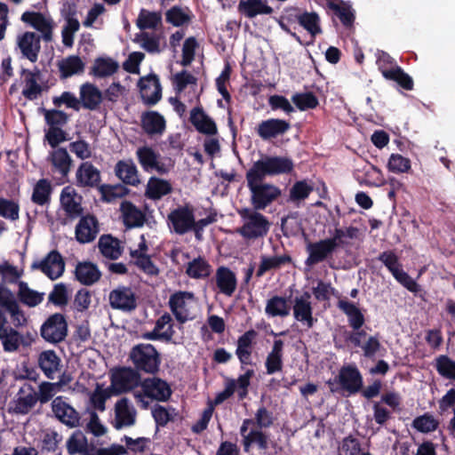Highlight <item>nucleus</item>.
<instances>
[{
  "label": "nucleus",
  "instance_id": "obj_4",
  "mask_svg": "<svg viewBox=\"0 0 455 455\" xmlns=\"http://www.w3.org/2000/svg\"><path fill=\"white\" fill-rule=\"evenodd\" d=\"M294 170V163L288 156H264L253 163L247 171L258 177L265 179L267 176L289 174Z\"/></svg>",
  "mask_w": 455,
  "mask_h": 455
},
{
  "label": "nucleus",
  "instance_id": "obj_38",
  "mask_svg": "<svg viewBox=\"0 0 455 455\" xmlns=\"http://www.w3.org/2000/svg\"><path fill=\"white\" fill-rule=\"evenodd\" d=\"M20 74L24 76L25 83V88L22 91V95L29 100L37 99L42 92V87L37 83L39 70L36 68V71H31L27 68H22Z\"/></svg>",
  "mask_w": 455,
  "mask_h": 455
},
{
  "label": "nucleus",
  "instance_id": "obj_36",
  "mask_svg": "<svg viewBox=\"0 0 455 455\" xmlns=\"http://www.w3.org/2000/svg\"><path fill=\"white\" fill-rule=\"evenodd\" d=\"M283 346L282 339H275L271 351L267 354L265 367L267 373L271 375L281 371L283 366Z\"/></svg>",
  "mask_w": 455,
  "mask_h": 455
},
{
  "label": "nucleus",
  "instance_id": "obj_50",
  "mask_svg": "<svg viewBox=\"0 0 455 455\" xmlns=\"http://www.w3.org/2000/svg\"><path fill=\"white\" fill-rule=\"evenodd\" d=\"M190 13L188 7L174 5L165 12V20L174 27H181L191 21Z\"/></svg>",
  "mask_w": 455,
  "mask_h": 455
},
{
  "label": "nucleus",
  "instance_id": "obj_47",
  "mask_svg": "<svg viewBox=\"0 0 455 455\" xmlns=\"http://www.w3.org/2000/svg\"><path fill=\"white\" fill-rule=\"evenodd\" d=\"M212 266L203 257L199 256L188 262L186 274L193 279H205L211 275Z\"/></svg>",
  "mask_w": 455,
  "mask_h": 455
},
{
  "label": "nucleus",
  "instance_id": "obj_5",
  "mask_svg": "<svg viewBox=\"0 0 455 455\" xmlns=\"http://www.w3.org/2000/svg\"><path fill=\"white\" fill-rule=\"evenodd\" d=\"M134 369L148 374H156L160 368L161 355L156 348L149 343L134 346L130 353Z\"/></svg>",
  "mask_w": 455,
  "mask_h": 455
},
{
  "label": "nucleus",
  "instance_id": "obj_16",
  "mask_svg": "<svg viewBox=\"0 0 455 455\" xmlns=\"http://www.w3.org/2000/svg\"><path fill=\"white\" fill-rule=\"evenodd\" d=\"M21 20L40 32V36L44 42L49 43L52 41V31L55 24L50 16L46 17L40 12L27 11L22 13Z\"/></svg>",
  "mask_w": 455,
  "mask_h": 455
},
{
  "label": "nucleus",
  "instance_id": "obj_34",
  "mask_svg": "<svg viewBox=\"0 0 455 455\" xmlns=\"http://www.w3.org/2000/svg\"><path fill=\"white\" fill-rule=\"evenodd\" d=\"M120 212L127 228H140L146 221L145 214L131 201H123L120 204Z\"/></svg>",
  "mask_w": 455,
  "mask_h": 455
},
{
  "label": "nucleus",
  "instance_id": "obj_53",
  "mask_svg": "<svg viewBox=\"0 0 455 455\" xmlns=\"http://www.w3.org/2000/svg\"><path fill=\"white\" fill-rule=\"evenodd\" d=\"M242 443L244 452H249L254 443L259 450L265 451L268 448V436L262 429H251Z\"/></svg>",
  "mask_w": 455,
  "mask_h": 455
},
{
  "label": "nucleus",
  "instance_id": "obj_12",
  "mask_svg": "<svg viewBox=\"0 0 455 455\" xmlns=\"http://www.w3.org/2000/svg\"><path fill=\"white\" fill-rule=\"evenodd\" d=\"M140 383L139 371L131 367L119 368L111 376V386L116 395L126 393Z\"/></svg>",
  "mask_w": 455,
  "mask_h": 455
},
{
  "label": "nucleus",
  "instance_id": "obj_25",
  "mask_svg": "<svg viewBox=\"0 0 455 455\" xmlns=\"http://www.w3.org/2000/svg\"><path fill=\"white\" fill-rule=\"evenodd\" d=\"M116 419L114 427L121 429L124 427L134 425L136 420V411L130 406L129 399L123 397L115 405Z\"/></svg>",
  "mask_w": 455,
  "mask_h": 455
},
{
  "label": "nucleus",
  "instance_id": "obj_45",
  "mask_svg": "<svg viewBox=\"0 0 455 455\" xmlns=\"http://www.w3.org/2000/svg\"><path fill=\"white\" fill-rule=\"evenodd\" d=\"M290 310L291 307L288 304V300L278 295L268 299L265 307L266 314L271 317H285L289 315Z\"/></svg>",
  "mask_w": 455,
  "mask_h": 455
},
{
  "label": "nucleus",
  "instance_id": "obj_48",
  "mask_svg": "<svg viewBox=\"0 0 455 455\" xmlns=\"http://www.w3.org/2000/svg\"><path fill=\"white\" fill-rule=\"evenodd\" d=\"M59 70L61 78H68L74 75L83 73L84 63L79 56L71 55L59 62Z\"/></svg>",
  "mask_w": 455,
  "mask_h": 455
},
{
  "label": "nucleus",
  "instance_id": "obj_2",
  "mask_svg": "<svg viewBox=\"0 0 455 455\" xmlns=\"http://www.w3.org/2000/svg\"><path fill=\"white\" fill-rule=\"evenodd\" d=\"M238 214L243 225L236 228V233L246 241L262 239L268 234L271 222L259 211L251 208H242Z\"/></svg>",
  "mask_w": 455,
  "mask_h": 455
},
{
  "label": "nucleus",
  "instance_id": "obj_37",
  "mask_svg": "<svg viewBox=\"0 0 455 455\" xmlns=\"http://www.w3.org/2000/svg\"><path fill=\"white\" fill-rule=\"evenodd\" d=\"M337 307L347 316L349 326L353 330H358L363 326L365 323L364 315L353 302L339 299Z\"/></svg>",
  "mask_w": 455,
  "mask_h": 455
},
{
  "label": "nucleus",
  "instance_id": "obj_14",
  "mask_svg": "<svg viewBox=\"0 0 455 455\" xmlns=\"http://www.w3.org/2000/svg\"><path fill=\"white\" fill-rule=\"evenodd\" d=\"M381 403H385L393 411H396L401 404V396L398 393L390 391L383 394L379 402L373 403V419L377 424L384 426L392 418V412L382 406Z\"/></svg>",
  "mask_w": 455,
  "mask_h": 455
},
{
  "label": "nucleus",
  "instance_id": "obj_13",
  "mask_svg": "<svg viewBox=\"0 0 455 455\" xmlns=\"http://www.w3.org/2000/svg\"><path fill=\"white\" fill-rule=\"evenodd\" d=\"M51 405L54 416L65 426L70 428L82 426L79 412L67 402L66 397L62 395L55 397Z\"/></svg>",
  "mask_w": 455,
  "mask_h": 455
},
{
  "label": "nucleus",
  "instance_id": "obj_9",
  "mask_svg": "<svg viewBox=\"0 0 455 455\" xmlns=\"http://www.w3.org/2000/svg\"><path fill=\"white\" fill-rule=\"evenodd\" d=\"M11 315L12 323L14 327L19 328L27 324V318L22 309H20L17 299L12 291L0 285V313L5 315V313Z\"/></svg>",
  "mask_w": 455,
  "mask_h": 455
},
{
  "label": "nucleus",
  "instance_id": "obj_39",
  "mask_svg": "<svg viewBox=\"0 0 455 455\" xmlns=\"http://www.w3.org/2000/svg\"><path fill=\"white\" fill-rule=\"evenodd\" d=\"M238 10L249 19L260 14H271L274 12L271 6L261 0H241Z\"/></svg>",
  "mask_w": 455,
  "mask_h": 455
},
{
  "label": "nucleus",
  "instance_id": "obj_52",
  "mask_svg": "<svg viewBox=\"0 0 455 455\" xmlns=\"http://www.w3.org/2000/svg\"><path fill=\"white\" fill-rule=\"evenodd\" d=\"M363 174L358 177L357 180L360 184H364L368 187H379L384 184V176L379 168L369 164L363 167Z\"/></svg>",
  "mask_w": 455,
  "mask_h": 455
},
{
  "label": "nucleus",
  "instance_id": "obj_6",
  "mask_svg": "<svg viewBox=\"0 0 455 455\" xmlns=\"http://www.w3.org/2000/svg\"><path fill=\"white\" fill-rule=\"evenodd\" d=\"M140 386L143 390V394L140 392L134 393V396L137 401L143 403V408H148V403L144 401V396L151 398L158 402H166L170 399L172 391L170 385L160 378H148L145 379Z\"/></svg>",
  "mask_w": 455,
  "mask_h": 455
},
{
  "label": "nucleus",
  "instance_id": "obj_54",
  "mask_svg": "<svg viewBox=\"0 0 455 455\" xmlns=\"http://www.w3.org/2000/svg\"><path fill=\"white\" fill-rule=\"evenodd\" d=\"M88 440L81 430H76L68 437L66 448L68 455L81 454L88 446Z\"/></svg>",
  "mask_w": 455,
  "mask_h": 455
},
{
  "label": "nucleus",
  "instance_id": "obj_33",
  "mask_svg": "<svg viewBox=\"0 0 455 455\" xmlns=\"http://www.w3.org/2000/svg\"><path fill=\"white\" fill-rule=\"evenodd\" d=\"M115 173L126 185L136 187L140 183L138 169L132 159L118 161Z\"/></svg>",
  "mask_w": 455,
  "mask_h": 455
},
{
  "label": "nucleus",
  "instance_id": "obj_60",
  "mask_svg": "<svg viewBox=\"0 0 455 455\" xmlns=\"http://www.w3.org/2000/svg\"><path fill=\"white\" fill-rule=\"evenodd\" d=\"M291 101L300 110L314 109L319 105L317 97L312 92H297L291 96Z\"/></svg>",
  "mask_w": 455,
  "mask_h": 455
},
{
  "label": "nucleus",
  "instance_id": "obj_57",
  "mask_svg": "<svg viewBox=\"0 0 455 455\" xmlns=\"http://www.w3.org/2000/svg\"><path fill=\"white\" fill-rule=\"evenodd\" d=\"M162 17L159 12H148L145 9H141L136 25L140 30L154 29L159 24H161Z\"/></svg>",
  "mask_w": 455,
  "mask_h": 455
},
{
  "label": "nucleus",
  "instance_id": "obj_35",
  "mask_svg": "<svg viewBox=\"0 0 455 455\" xmlns=\"http://www.w3.org/2000/svg\"><path fill=\"white\" fill-rule=\"evenodd\" d=\"M79 100L84 108L96 110L103 100L102 93L96 85L85 83L80 87Z\"/></svg>",
  "mask_w": 455,
  "mask_h": 455
},
{
  "label": "nucleus",
  "instance_id": "obj_31",
  "mask_svg": "<svg viewBox=\"0 0 455 455\" xmlns=\"http://www.w3.org/2000/svg\"><path fill=\"white\" fill-rule=\"evenodd\" d=\"M189 119L198 132L206 135L217 134L218 129L215 122L204 113L202 107L194 108Z\"/></svg>",
  "mask_w": 455,
  "mask_h": 455
},
{
  "label": "nucleus",
  "instance_id": "obj_32",
  "mask_svg": "<svg viewBox=\"0 0 455 455\" xmlns=\"http://www.w3.org/2000/svg\"><path fill=\"white\" fill-rule=\"evenodd\" d=\"M75 276L80 283L90 286L99 282L102 274L96 264L91 261H83L77 263Z\"/></svg>",
  "mask_w": 455,
  "mask_h": 455
},
{
  "label": "nucleus",
  "instance_id": "obj_42",
  "mask_svg": "<svg viewBox=\"0 0 455 455\" xmlns=\"http://www.w3.org/2000/svg\"><path fill=\"white\" fill-rule=\"evenodd\" d=\"M172 190V185L168 180L151 177L148 181L145 196L151 200H159Z\"/></svg>",
  "mask_w": 455,
  "mask_h": 455
},
{
  "label": "nucleus",
  "instance_id": "obj_19",
  "mask_svg": "<svg viewBox=\"0 0 455 455\" xmlns=\"http://www.w3.org/2000/svg\"><path fill=\"white\" fill-rule=\"evenodd\" d=\"M143 102L148 106L156 105L162 98V86L157 75L149 74L138 83Z\"/></svg>",
  "mask_w": 455,
  "mask_h": 455
},
{
  "label": "nucleus",
  "instance_id": "obj_3",
  "mask_svg": "<svg viewBox=\"0 0 455 455\" xmlns=\"http://www.w3.org/2000/svg\"><path fill=\"white\" fill-rule=\"evenodd\" d=\"M247 187L251 192V204L252 209L265 210L275 202L282 194L281 189L275 185L263 183L265 179L252 173L246 172Z\"/></svg>",
  "mask_w": 455,
  "mask_h": 455
},
{
  "label": "nucleus",
  "instance_id": "obj_21",
  "mask_svg": "<svg viewBox=\"0 0 455 455\" xmlns=\"http://www.w3.org/2000/svg\"><path fill=\"white\" fill-rule=\"evenodd\" d=\"M311 294L305 291L301 296L296 297L293 305L294 318L303 323L307 329H311L317 319L313 316V307L310 302Z\"/></svg>",
  "mask_w": 455,
  "mask_h": 455
},
{
  "label": "nucleus",
  "instance_id": "obj_49",
  "mask_svg": "<svg viewBox=\"0 0 455 455\" xmlns=\"http://www.w3.org/2000/svg\"><path fill=\"white\" fill-rule=\"evenodd\" d=\"M383 76L387 80L395 82L403 90H413L414 83L411 76L405 73L404 70L398 65L393 67L392 70L383 71Z\"/></svg>",
  "mask_w": 455,
  "mask_h": 455
},
{
  "label": "nucleus",
  "instance_id": "obj_15",
  "mask_svg": "<svg viewBox=\"0 0 455 455\" xmlns=\"http://www.w3.org/2000/svg\"><path fill=\"white\" fill-rule=\"evenodd\" d=\"M33 269H40L51 280L60 277L65 270V262L61 254L56 251H51L41 261L32 263Z\"/></svg>",
  "mask_w": 455,
  "mask_h": 455
},
{
  "label": "nucleus",
  "instance_id": "obj_64",
  "mask_svg": "<svg viewBox=\"0 0 455 455\" xmlns=\"http://www.w3.org/2000/svg\"><path fill=\"white\" fill-rule=\"evenodd\" d=\"M0 216L16 221L20 218V204L18 202L11 199L0 197Z\"/></svg>",
  "mask_w": 455,
  "mask_h": 455
},
{
  "label": "nucleus",
  "instance_id": "obj_23",
  "mask_svg": "<svg viewBox=\"0 0 455 455\" xmlns=\"http://www.w3.org/2000/svg\"><path fill=\"white\" fill-rule=\"evenodd\" d=\"M76 239L80 243L92 242L99 233V222L94 215L81 217L76 227Z\"/></svg>",
  "mask_w": 455,
  "mask_h": 455
},
{
  "label": "nucleus",
  "instance_id": "obj_63",
  "mask_svg": "<svg viewBox=\"0 0 455 455\" xmlns=\"http://www.w3.org/2000/svg\"><path fill=\"white\" fill-rule=\"evenodd\" d=\"M42 111L49 128L62 127L68 122V115L62 110L42 108Z\"/></svg>",
  "mask_w": 455,
  "mask_h": 455
},
{
  "label": "nucleus",
  "instance_id": "obj_28",
  "mask_svg": "<svg viewBox=\"0 0 455 455\" xmlns=\"http://www.w3.org/2000/svg\"><path fill=\"white\" fill-rule=\"evenodd\" d=\"M140 125L148 136L162 135L166 128L164 117L157 111H146L141 115Z\"/></svg>",
  "mask_w": 455,
  "mask_h": 455
},
{
  "label": "nucleus",
  "instance_id": "obj_46",
  "mask_svg": "<svg viewBox=\"0 0 455 455\" xmlns=\"http://www.w3.org/2000/svg\"><path fill=\"white\" fill-rule=\"evenodd\" d=\"M338 1L339 3L328 2V7L333 11L344 27H352L355 22V13L351 5L342 0Z\"/></svg>",
  "mask_w": 455,
  "mask_h": 455
},
{
  "label": "nucleus",
  "instance_id": "obj_7",
  "mask_svg": "<svg viewBox=\"0 0 455 455\" xmlns=\"http://www.w3.org/2000/svg\"><path fill=\"white\" fill-rule=\"evenodd\" d=\"M68 322L61 313L51 315L41 325V337L48 343L58 344L68 336Z\"/></svg>",
  "mask_w": 455,
  "mask_h": 455
},
{
  "label": "nucleus",
  "instance_id": "obj_27",
  "mask_svg": "<svg viewBox=\"0 0 455 455\" xmlns=\"http://www.w3.org/2000/svg\"><path fill=\"white\" fill-rule=\"evenodd\" d=\"M81 196H77L75 190L66 187L60 194V204L67 216L72 220L82 216L84 209L81 205Z\"/></svg>",
  "mask_w": 455,
  "mask_h": 455
},
{
  "label": "nucleus",
  "instance_id": "obj_22",
  "mask_svg": "<svg viewBox=\"0 0 455 455\" xmlns=\"http://www.w3.org/2000/svg\"><path fill=\"white\" fill-rule=\"evenodd\" d=\"M291 129L289 121L279 118H269L261 121L257 126L258 135L264 140H269L283 135Z\"/></svg>",
  "mask_w": 455,
  "mask_h": 455
},
{
  "label": "nucleus",
  "instance_id": "obj_11",
  "mask_svg": "<svg viewBox=\"0 0 455 455\" xmlns=\"http://www.w3.org/2000/svg\"><path fill=\"white\" fill-rule=\"evenodd\" d=\"M195 213L188 205L178 206L167 217L168 225L178 235H185L191 231L194 225Z\"/></svg>",
  "mask_w": 455,
  "mask_h": 455
},
{
  "label": "nucleus",
  "instance_id": "obj_20",
  "mask_svg": "<svg viewBox=\"0 0 455 455\" xmlns=\"http://www.w3.org/2000/svg\"><path fill=\"white\" fill-rule=\"evenodd\" d=\"M41 36L35 32L26 31L18 36L17 44L22 56L32 63L38 60L41 51Z\"/></svg>",
  "mask_w": 455,
  "mask_h": 455
},
{
  "label": "nucleus",
  "instance_id": "obj_58",
  "mask_svg": "<svg viewBox=\"0 0 455 455\" xmlns=\"http://www.w3.org/2000/svg\"><path fill=\"white\" fill-rule=\"evenodd\" d=\"M313 190V186L307 180H298L290 189L289 200L292 203L303 201L309 196Z\"/></svg>",
  "mask_w": 455,
  "mask_h": 455
},
{
  "label": "nucleus",
  "instance_id": "obj_8",
  "mask_svg": "<svg viewBox=\"0 0 455 455\" xmlns=\"http://www.w3.org/2000/svg\"><path fill=\"white\" fill-rule=\"evenodd\" d=\"M305 249L307 257L305 259V265L307 267H313L329 259H331L337 249L334 247L331 240L320 239L312 242L309 239L305 240Z\"/></svg>",
  "mask_w": 455,
  "mask_h": 455
},
{
  "label": "nucleus",
  "instance_id": "obj_40",
  "mask_svg": "<svg viewBox=\"0 0 455 455\" xmlns=\"http://www.w3.org/2000/svg\"><path fill=\"white\" fill-rule=\"evenodd\" d=\"M292 258L289 254H283L280 256L267 257L262 255L260 257V263L256 272L257 277L263 276L267 272L270 270H275L281 268L284 265L291 264Z\"/></svg>",
  "mask_w": 455,
  "mask_h": 455
},
{
  "label": "nucleus",
  "instance_id": "obj_56",
  "mask_svg": "<svg viewBox=\"0 0 455 455\" xmlns=\"http://www.w3.org/2000/svg\"><path fill=\"white\" fill-rule=\"evenodd\" d=\"M136 156L145 172L153 171V166L156 165V162L159 157V155L148 146L139 148L136 151Z\"/></svg>",
  "mask_w": 455,
  "mask_h": 455
},
{
  "label": "nucleus",
  "instance_id": "obj_10",
  "mask_svg": "<svg viewBox=\"0 0 455 455\" xmlns=\"http://www.w3.org/2000/svg\"><path fill=\"white\" fill-rule=\"evenodd\" d=\"M0 340L3 348L5 352H15L19 349L20 346H29L31 339L29 336L25 337L20 333L16 329L8 324L6 315L0 313Z\"/></svg>",
  "mask_w": 455,
  "mask_h": 455
},
{
  "label": "nucleus",
  "instance_id": "obj_44",
  "mask_svg": "<svg viewBox=\"0 0 455 455\" xmlns=\"http://www.w3.org/2000/svg\"><path fill=\"white\" fill-rule=\"evenodd\" d=\"M52 187L49 180L40 179L33 188L31 201L43 206L50 203Z\"/></svg>",
  "mask_w": 455,
  "mask_h": 455
},
{
  "label": "nucleus",
  "instance_id": "obj_26",
  "mask_svg": "<svg viewBox=\"0 0 455 455\" xmlns=\"http://www.w3.org/2000/svg\"><path fill=\"white\" fill-rule=\"evenodd\" d=\"M215 282L219 291L228 297H231L237 287V278L235 272L225 266L217 268Z\"/></svg>",
  "mask_w": 455,
  "mask_h": 455
},
{
  "label": "nucleus",
  "instance_id": "obj_24",
  "mask_svg": "<svg viewBox=\"0 0 455 455\" xmlns=\"http://www.w3.org/2000/svg\"><path fill=\"white\" fill-rule=\"evenodd\" d=\"M76 185L81 188H97L100 185V172L91 163L83 162L76 172Z\"/></svg>",
  "mask_w": 455,
  "mask_h": 455
},
{
  "label": "nucleus",
  "instance_id": "obj_18",
  "mask_svg": "<svg viewBox=\"0 0 455 455\" xmlns=\"http://www.w3.org/2000/svg\"><path fill=\"white\" fill-rule=\"evenodd\" d=\"M195 296L193 292L186 291H178L170 296L168 302L170 310L180 324H183L191 319L189 316L188 301L193 300Z\"/></svg>",
  "mask_w": 455,
  "mask_h": 455
},
{
  "label": "nucleus",
  "instance_id": "obj_29",
  "mask_svg": "<svg viewBox=\"0 0 455 455\" xmlns=\"http://www.w3.org/2000/svg\"><path fill=\"white\" fill-rule=\"evenodd\" d=\"M37 363L49 379H54L56 373L61 370V360L56 352L52 349L41 352L37 358Z\"/></svg>",
  "mask_w": 455,
  "mask_h": 455
},
{
  "label": "nucleus",
  "instance_id": "obj_51",
  "mask_svg": "<svg viewBox=\"0 0 455 455\" xmlns=\"http://www.w3.org/2000/svg\"><path fill=\"white\" fill-rule=\"evenodd\" d=\"M119 68L116 61L110 58L99 57L92 68V74L97 77H107L115 74Z\"/></svg>",
  "mask_w": 455,
  "mask_h": 455
},
{
  "label": "nucleus",
  "instance_id": "obj_1",
  "mask_svg": "<svg viewBox=\"0 0 455 455\" xmlns=\"http://www.w3.org/2000/svg\"><path fill=\"white\" fill-rule=\"evenodd\" d=\"M326 385L331 394L350 397L359 394L363 387V377L355 364H345L334 378L326 381Z\"/></svg>",
  "mask_w": 455,
  "mask_h": 455
},
{
  "label": "nucleus",
  "instance_id": "obj_41",
  "mask_svg": "<svg viewBox=\"0 0 455 455\" xmlns=\"http://www.w3.org/2000/svg\"><path fill=\"white\" fill-rule=\"evenodd\" d=\"M98 247L100 253L107 259L116 260L123 253L120 242L111 235H103L100 237Z\"/></svg>",
  "mask_w": 455,
  "mask_h": 455
},
{
  "label": "nucleus",
  "instance_id": "obj_17",
  "mask_svg": "<svg viewBox=\"0 0 455 455\" xmlns=\"http://www.w3.org/2000/svg\"><path fill=\"white\" fill-rule=\"evenodd\" d=\"M109 305L113 309L131 312L137 307V298L131 287L120 285L108 295Z\"/></svg>",
  "mask_w": 455,
  "mask_h": 455
},
{
  "label": "nucleus",
  "instance_id": "obj_61",
  "mask_svg": "<svg viewBox=\"0 0 455 455\" xmlns=\"http://www.w3.org/2000/svg\"><path fill=\"white\" fill-rule=\"evenodd\" d=\"M435 369L443 378L455 380V361L448 355H441L435 358Z\"/></svg>",
  "mask_w": 455,
  "mask_h": 455
},
{
  "label": "nucleus",
  "instance_id": "obj_43",
  "mask_svg": "<svg viewBox=\"0 0 455 455\" xmlns=\"http://www.w3.org/2000/svg\"><path fill=\"white\" fill-rule=\"evenodd\" d=\"M18 292L17 297L20 303L34 307L41 304L44 300V292H38L28 287V284L24 281L18 283Z\"/></svg>",
  "mask_w": 455,
  "mask_h": 455
},
{
  "label": "nucleus",
  "instance_id": "obj_62",
  "mask_svg": "<svg viewBox=\"0 0 455 455\" xmlns=\"http://www.w3.org/2000/svg\"><path fill=\"white\" fill-rule=\"evenodd\" d=\"M412 427L419 432L426 434L435 431L439 427V421L427 412L416 417L412 421Z\"/></svg>",
  "mask_w": 455,
  "mask_h": 455
},
{
  "label": "nucleus",
  "instance_id": "obj_55",
  "mask_svg": "<svg viewBox=\"0 0 455 455\" xmlns=\"http://www.w3.org/2000/svg\"><path fill=\"white\" fill-rule=\"evenodd\" d=\"M72 162L70 156L64 148H58L52 153L53 166L64 176L69 172Z\"/></svg>",
  "mask_w": 455,
  "mask_h": 455
},
{
  "label": "nucleus",
  "instance_id": "obj_30",
  "mask_svg": "<svg viewBox=\"0 0 455 455\" xmlns=\"http://www.w3.org/2000/svg\"><path fill=\"white\" fill-rule=\"evenodd\" d=\"M18 398L15 401L13 412L16 414H28L37 403V393L31 385H24L18 393Z\"/></svg>",
  "mask_w": 455,
  "mask_h": 455
},
{
  "label": "nucleus",
  "instance_id": "obj_59",
  "mask_svg": "<svg viewBox=\"0 0 455 455\" xmlns=\"http://www.w3.org/2000/svg\"><path fill=\"white\" fill-rule=\"evenodd\" d=\"M299 26L306 29L313 37L322 32L319 15L315 12H302L299 18Z\"/></svg>",
  "mask_w": 455,
  "mask_h": 455
}]
</instances>
